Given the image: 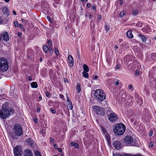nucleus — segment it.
I'll return each instance as SVG.
<instances>
[{"label": "nucleus", "instance_id": "nucleus-1", "mask_svg": "<svg viewBox=\"0 0 156 156\" xmlns=\"http://www.w3.org/2000/svg\"><path fill=\"white\" fill-rule=\"evenodd\" d=\"M13 130L14 132H10L9 135L13 139H17V136L22 135L23 133L21 126L18 124H16L14 125Z\"/></svg>", "mask_w": 156, "mask_h": 156}, {"label": "nucleus", "instance_id": "nucleus-2", "mask_svg": "<svg viewBox=\"0 0 156 156\" xmlns=\"http://www.w3.org/2000/svg\"><path fill=\"white\" fill-rule=\"evenodd\" d=\"M9 68V62L7 59L5 58H0V70L2 72H5Z\"/></svg>", "mask_w": 156, "mask_h": 156}, {"label": "nucleus", "instance_id": "nucleus-3", "mask_svg": "<svg viewBox=\"0 0 156 156\" xmlns=\"http://www.w3.org/2000/svg\"><path fill=\"white\" fill-rule=\"evenodd\" d=\"M94 95L96 100L98 102H101L105 98V94L101 89L96 90L95 92Z\"/></svg>", "mask_w": 156, "mask_h": 156}, {"label": "nucleus", "instance_id": "nucleus-4", "mask_svg": "<svg viewBox=\"0 0 156 156\" xmlns=\"http://www.w3.org/2000/svg\"><path fill=\"white\" fill-rule=\"evenodd\" d=\"M126 129L125 125L120 123L115 126L114 129V132L117 135H121L125 132Z\"/></svg>", "mask_w": 156, "mask_h": 156}, {"label": "nucleus", "instance_id": "nucleus-5", "mask_svg": "<svg viewBox=\"0 0 156 156\" xmlns=\"http://www.w3.org/2000/svg\"><path fill=\"white\" fill-rule=\"evenodd\" d=\"M4 105L2 106V108L0 110V117L2 119L6 118L10 114V111L7 109H4Z\"/></svg>", "mask_w": 156, "mask_h": 156}, {"label": "nucleus", "instance_id": "nucleus-6", "mask_svg": "<svg viewBox=\"0 0 156 156\" xmlns=\"http://www.w3.org/2000/svg\"><path fill=\"white\" fill-rule=\"evenodd\" d=\"M93 109L97 114L102 115L104 113V109L102 108L94 106L93 107Z\"/></svg>", "mask_w": 156, "mask_h": 156}, {"label": "nucleus", "instance_id": "nucleus-7", "mask_svg": "<svg viewBox=\"0 0 156 156\" xmlns=\"http://www.w3.org/2000/svg\"><path fill=\"white\" fill-rule=\"evenodd\" d=\"M14 154L15 156H21L22 150L20 147L16 146L13 149Z\"/></svg>", "mask_w": 156, "mask_h": 156}, {"label": "nucleus", "instance_id": "nucleus-8", "mask_svg": "<svg viewBox=\"0 0 156 156\" xmlns=\"http://www.w3.org/2000/svg\"><path fill=\"white\" fill-rule=\"evenodd\" d=\"M124 141L126 145H129L133 141V137L130 136H127L124 138Z\"/></svg>", "mask_w": 156, "mask_h": 156}, {"label": "nucleus", "instance_id": "nucleus-9", "mask_svg": "<svg viewBox=\"0 0 156 156\" xmlns=\"http://www.w3.org/2000/svg\"><path fill=\"white\" fill-rule=\"evenodd\" d=\"M117 115L114 113H111L108 115L109 120L112 122H115L117 119Z\"/></svg>", "mask_w": 156, "mask_h": 156}, {"label": "nucleus", "instance_id": "nucleus-10", "mask_svg": "<svg viewBox=\"0 0 156 156\" xmlns=\"http://www.w3.org/2000/svg\"><path fill=\"white\" fill-rule=\"evenodd\" d=\"M114 147L117 150H119L121 148V144L118 141H115L113 143Z\"/></svg>", "mask_w": 156, "mask_h": 156}, {"label": "nucleus", "instance_id": "nucleus-11", "mask_svg": "<svg viewBox=\"0 0 156 156\" xmlns=\"http://www.w3.org/2000/svg\"><path fill=\"white\" fill-rule=\"evenodd\" d=\"M68 63L69 65L71 67L73 66L74 62L73 60L72 56L69 55L68 57Z\"/></svg>", "mask_w": 156, "mask_h": 156}, {"label": "nucleus", "instance_id": "nucleus-12", "mask_svg": "<svg viewBox=\"0 0 156 156\" xmlns=\"http://www.w3.org/2000/svg\"><path fill=\"white\" fill-rule=\"evenodd\" d=\"M2 11L3 13L6 16H8L9 15V12L7 7L5 6L3 7L2 9Z\"/></svg>", "mask_w": 156, "mask_h": 156}, {"label": "nucleus", "instance_id": "nucleus-13", "mask_svg": "<svg viewBox=\"0 0 156 156\" xmlns=\"http://www.w3.org/2000/svg\"><path fill=\"white\" fill-rule=\"evenodd\" d=\"M67 97V107L70 109H72L73 108V106L72 104L71 101L69 99L68 97Z\"/></svg>", "mask_w": 156, "mask_h": 156}, {"label": "nucleus", "instance_id": "nucleus-14", "mask_svg": "<svg viewBox=\"0 0 156 156\" xmlns=\"http://www.w3.org/2000/svg\"><path fill=\"white\" fill-rule=\"evenodd\" d=\"M2 39L4 40L7 41L9 40V37L7 32H5L2 35Z\"/></svg>", "mask_w": 156, "mask_h": 156}, {"label": "nucleus", "instance_id": "nucleus-15", "mask_svg": "<svg viewBox=\"0 0 156 156\" xmlns=\"http://www.w3.org/2000/svg\"><path fill=\"white\" fill-rule=\"evenodd\" d=\"M24 156H33L32 151L30 150H27L25 151Z\"/></svg>", "mask_w": 156, "mask_h": 156}, {"label": "nucleus", "instance_id": "nucleus-16", "mask_svg": "<svg viewBox=\"0 0 156 156\" xmlns=\"http://www.w3.org/2000/svg\"><path fill=\"white\" fill-rule=\"evenodd\" d=\"M126 35L129 38H132L133 37V35L132 34V31L130 30H129L127 32Z\"/></svg>", "mask_w": 156, "mask_h": 156}, {"label": "nucleus", "instance_id": "nucleus-17", "mask_svg": "<svg viewBox=\"0 0 156 156\" xmlns=\"http://www.w3.org/2000/svg\"><path fill=\"white\" fill-rule=\"evenodd\" d=\"M83 69L84 70V71L85 72H88L89 71L88 67L86 64H84L83 66Z\"/></svg>", "mask_w": 156, "mask_h": 156}, {"label": "nucleus", "instance_id": "nucleus-18", "mask_svg": "<svg viewBox=\"0 0 156 156\" xmlns=\"http://www.w3.org/2000/svg\"><path fill=\"white\" fill-rule=\"evenodd\" d=\"M71 146H74L76 148H78L79 147L78 144L77 143L74 142H72L71 143Z\"/></svg>", "mask_w": 156, "mask_h": 156}, {"label": "nucleus", "instance_id": "nucleus-19", "mask_svg": "<svg viewBox=\"0 0 156 156\" xmlns=\"http://www.w3.org/2000/svg\"><path fill=\"white\" fill-rule=\"evenodd\" d=\"M138 36L141 38L142 42H144L146 41V38L144 36L141 35H139Z\"/></svg>", "mask_w": 156, "mask_h": 156}, {"label": "nucleus", "instance_id": "nucleus-20", "mask_svg": "<svg viewBox=\"0 0 156 156\" xmlns=\"http://www.w3.org/2000/svg\"><path fill=\"white\" fill-rule=\"evenodd\" d=\"M151 59L152 60H156V55L155 54L152 53L151 54Z\"/></svg>", "mask_w": 156, "mask_h": 156}, {"label": "nucleus", "instance_id": "nucleus-21", "mask_svg": "<svg viewBox=\"0 0 156 156\" xmlns=\"http://www.w3.org/2000/svg\"><path fill=\"white\" fill-rule=\"evenodd\" d=\"M31 87L34 88H36L37 87V84L36 82H33L31 83Z\"/></svg>", "mask_w": 156, "mask_h": 156}, {"label": "nucleus", "instance_id": "nucleus-22", "mask_svg": "<svg viewBox=\"0 0 156 156\" xmlns=\"http://www.w3.org/2000/svg\"><path fill=\"white\" fill-rule=\"evenodd\" d=\"M43 49L44 51L47 53L48 52V47L46 45H44L43 46Z\"/></svg>", "mask_w": 156, "mask_h": 156}, {"label": "nucleus", "instance_id": "nucleus-23", "mask_svg": "<svg viewBox=\"0 0 156 156\" xmlns=\"http://www.w3.org/2000/svg\"><path fill=\"white\" fill-rule=\"evenodd\" d=\"M126 13V12L124 10H122L121 11L119 14V16L121 18H122L124 15Z\"/></svg>", "mask_w": 156, "mask_h": 156}, {"label": "nucleus", "instance_id": "nucleus-24", "mask_svg": "<svg viewBox=\"0 0 156 156\" xmlns=\"http://www.w3.org/2000/svg\"><path fill=\"white\" fill-rule=\"evenodd\" d=\"M77 89L78 90L77 93H80V91H81V88L80 87V85L79 84H78L76 86Z\"/></svg>", "mask_w": 156, "mask_h": 156}, {"label": "nucleus", "instance_id": "nucleus-25", "mask_svg": "<svg viewBox=\"0 0 156 156\" xmlns=\"http://www.w3.org/2000/svg\"><path fill=\"white\" fill-rule=\"evenodd\" d=\"M87 72L85 71H83V76L86 78H87L88 77V75Z\"/></svg>", "mask_w": 156, "mask_h": 156}, {"label": "nucleus", "instance_id": "nucleus-26", "mask_svg": "<svg viewBox=\"0 0 156 156\" xmlns=\"http://www.w3.org/2000/svg\"><path fill=\"white\" fill-rule=\"evenodd\" d=\"M48 44L49 47H52V43L51 40H49L48 41Z\"/></svg>", "mask_w": 156, "mask_h": 156}, {"label": "nucleus", "instance_id": "nucleus-27", "mask_svg": "<svg viewBox=\"0 0 156 156\" xmlns=\"http://www.w3.org/2000/svg\"><path fill=\"white\" fill-rule=\"evenodd\" d=\"M138 13V11L137 10H134L133 12V14L134 16H136Z\"/></svg>", "mask_w": 156, "mask_h": 156}, {"label": "nucleus", "instance_id": "nucleus-28", "mask_svg": "<svg viewBox=\"0 0 156 156\" xmlns=\"http://www.w3.org/2000/svg\"><path fill=\"white\" fill-rule=\"evenodd\" d=\"M105 28L106 32H107L109 30L110 27L108 25H106L105 26Z\"/></svg>", "mask_w": 156, "mask_h": 156}, {"label": "nucleus", "instance_id": "nucleus-29", "mask_svg": "<svg viewBox=\"0 0 156 156\" xmlns=\"http://www.w3.org/2000/svg\"><path fill=\"white\" fill-rule=\"evenodd\" d=\"M55 54L57 55H59V53L58 49L56 48H55Z\"/></svg>", "mask_w": 156, "mask_h": 156}, {"label": "nucleus", "instance_id": "nucleus-30", "mask_svg": "<svg viewBox=\"0 0 156 156\" xmlns=\"http://www.w3.org/2000/svg\"><path fill=\"white\" fill-rule=\"evenodd\" d=\"M36 156H41L40 153L38 151H36L35 153Z\"/></svg>", "mask_w": 156, "mask_h": 156}, {"label": "nucleus", "instance_id": "nucleus-31", "mask_svg": "<svg viewBox=\"0 0 156 156\" xmlns=\"http://www.w3.org/2000/svg\"><path fill=\"white\" fill-rule=\"evenodd\" d=\"M19 26L21 30H23V31H24L25 29L24 28H23V25L21 24H20L19 25Z\"/></svg>", "mask_w": 156, "mask_h": 156}, {"label": "nucleus", "instance_id": "nucleus-32", "mask_svg": "<svg viewBox=\"0 0 156 156\" xmlns=\"http://www.w3.org/2000/svg\"><path fill=\"white\" fill-rule=\"evenodd\" d=\"M47 18L48 20L49 21V22L50 23H52V20L51 18V17H49L48 16L47 17Z\"/></svg>", "mask_w": 156, "mask_h": 156}, {"label": "nucleus", "instance_id": "nucleus-33", "mask_svg": "<svg viewBox=\"0 0 156 156\" xmlns=\"http://www.w3.org/2000/svg\"><path fill=\"white\" fill-rule=\"evenodd\" d=\"M92 79L94 80H96L98 78V76H97L93 75Z\"/></svg>", "mask_w": 156, "mask_h": 156}, {"label": "nucleus", "instance_id": "nucleus-34", "mask_svg": "<svg viewBox=\"0 0 156 156\" xmlns=\"http://www.w3.org/2000/svg\"><path fill=\"white\" fill-rule=\"evenodd\" d=\"M14 25L16 27H17L18 26L17 21H15L14 22Z\"/></svg>", "mask_w": 156, "mask_h": 156}, {"label": "nucleus", "instance_id": "nucleus-35", "mask_svg": "<svg viewBox=\"0 0 156 156\" xmlns=\"http://www.w3.org/2000/svg\"><path fill=\"white\" fill-rule=\"evenodd\" d=\"M139 74V71L138 70H136L135 73V75L136 76H137Z\"/></svg>", "mask_w": 156, "mask_h": 156}, {"label": "nucleus", "instance_id": "nucleus-36", "mask_svg": "<svg viewBox=\"0 0 156 156\" xmlns=\"http://www.w3.org/2000/svg\"><path fill=\"white\" fill-rule=\"evenodd\" d=\"M107 113H109L110 112H111V109L110 108H108L107 109Z\"/></svg>", "mask_w": 156, "mask_h": 156}, {"label": "nucleus", "instance_id": "nucleus-37", "mask_svg": "<svg viewBox=\"0 0 156 156\" xmlns=\"http://www.w3.org/2000/svg\"><path fill=\"white\" fill-rule=\"evenodd\" d=\"M154 144V142H151L150 143L149 147H153Z\"/></svg>", "mask_w": 156, "mask_h": 156}, {"label": "nucleus", "instance_id": "nucleus-38", "mask_svg": "<svg viewBox=\"0 0 156 156\" xmlns=\"http://www.w3.org/2000/svg\"><path fill=\"white\" fill-rule=\"evenodd\" d=\"M52 50V47H49L48 48V51L51 52Z\"/></svg>", "mask_w": 156, "mask_h": 156}, {"label": "nucleus", "instance_id": "nucleus-39", "mask_svg": "<svg viewBox=\"0 0 156 156\" xmlns=\"http://www.w3.org/2000/svg\"><path fill=\"white\" fill-rule=\"evenodd\" d=\"M119 83V82L118 80H117L115 83V84L116 85H118Z\"/></svg>", "mask_w": 156, "mask_h": 156}, {"label": "nucleus", "instance_id": "nucleus-40", "mask_svg": "<svg viewBox=\"0 0 156 156\" xmlns=\"http://www.w3.org/2000/svg\"><path fill=\"white\" fill-rule=\"evenodd\" d=\"M153 131H151L149 134V135L150 136H151L153 134Z\"/></svg>", "mask_w": 156, "mask_h": 156}, {"label": "nucleus", "instance_id": "nucleus-41", "mask_svg": "<svg viewBox=\"0 0 156 156\" xmlns=\"http://www.w3.org/2000/svg\"><path fill=\"white\" fill-rule=\"evenodd\" d=\"M9 111L10 110V112L12 113H14V110L12 108L10 109H9Z\"/></svg>", "mask_w": 156, "mask_h": 156}, {"label": "nucleus", "instance_id": "nucleus-42", "mask_svg": "<svg viewBox=\"0 0 156 156\" xmlns=\"http://www.w3.org/2000/svg\"><path fill=\"white\" fill-rule=\"evenodd\" d=\"M51 110L53 113L55 114L56 113L54 109H51Z\"/></svg>", "mask_w": 156, "mask_h": 156}, {"label": "nucleus", "instance_id": "nucleus-43", "mask_svg": "<svg viewBox=\"0 0 156 156\" xmlns=\"http://www.w3.org/2000/svg\"><path fill=\"white\" fill-rule=\"evenodd\" d=\"M45 94L47 97H49L50 96L49 93L48 92H46Z\"/></svg>", "mask_w": 156, "mask_h": 156}, {"label": "nucleus", "instance_id": "nucleus-44", "mask_svg": "<svg viewBox=\"0 0 156 156\" xmlns=\"http://www.w3.org/2000/svg\"><path fill=\"white\" fill-rule=\"evenodd\" d=\"M87 5L88 8H89L90 7L91 5L90 3H87Z\"/></svg>", "mask_w": 156, "mask_h": 156}, {"label": "nucleus", "instance_id": "nucleus-45", "mask_svg": "<svg viewBox=\"0 0 156 156\" xmlns=\"http://www.w3.org/2000/svg\"><path fill=\"white\" fill-rule=\"evenodd\" d=\"M59 97L61 99H62L64 98V96L61 94L59 95Z\"/></svg>", "mask_w": 156, "mask_h": 156}, {"label": "nucleus", "instance_id": "nucleus-46", "mask_svg": "<svg viewBox=\"0 0 156 156\" xmlns=\"http://www.w3.org/2000/svg\"><path fill=\"white\" fill-rule=\"evenodd\" d=\"M133 87V86L132 85H129V89H130Z\"/></svg>", "mask_w": 156, "mask_h": 156}, {"label": "nucleus", "instance_id": "nucleus-47", "mask_svg": "<svg viewBox=\"0 0 156 156\" xmlns=\"http://www.w3.org/2000/svg\"><path fill=\"white\" fill-rule=\"evenodd\" d=\"M54 147L56 149H58V147L57 145H56V144H55L54 145Z\"/></svg>", "mask_w": 156, "mask_h": 156}, {"label": "nucleus", "instance_id": "nucleus-48", "mask_svg": "<svg viewBox=\"0 0 156 156\" xmlns=\"http://www.w3.org/2000/svg\"><path fill=\"white\" fill-rule=\"evenodd\" d=\"M138 99H139V98H138V97H137V98H136V101L138 103H140V101L139 100H138Z\"/></svg>", "mask_w": 156, "mask_h": 156}, {"label": "nucleus", "instance_id": "nucleus-49", "mask_svg": "<svg viewBox=\"0 0 156 156\" xmlns=\"http://www.w3.org/2000/svg\"><path fill=\"white\" fill-rule=\"evenodd\" d=\"M115 50L116 51L117 49L118 48V47L117 46V45H115Z\"/></svg>", "mask_w": 156, "mask_h": 156}, {"label": "nucleus", "instance_id": "nucleus-50", "mask_svg": "<svg viewBox=\"0 0 156 156\" xmlns=\"http://www.w3.org/2000/svg\"><path fill=\"white\" fill-rule=\"evenodd\" d=\"M37 111L38 112H39L40 111V108H38L37 110Z\"/></svg>", "mask_w": 156, "mask_h": 156}, {"label": "nucleus", "instance_id": "nucleus-51", "mask_svg": "<svg viewBox=\"0 0 156 156\" xmlns=\"http://www.w3.org/2000/svg\"><path fill=\"white\" fill-rule=\"evenodd\" d=\"M98 18L99 19H101V15H98Z\"/></svg>", "mask_w": 156, "mask_h": 156}, {"label": "nucleus", "instance_id": "nucleus-52", "mask_svg": "<svg viewBox=\"0 0 156 156\" xmlns=\"http://www.w3.org/2000/svg\"><path fill=\"white\" fill-rule=\"evenodd\" d=\"M50 140L51 142H53L54 141L53 139L52 138H50Z\"/></svg>", "mask_w": 156, "mask_h": 156}, {"label": "nucleus", "instance_id": "nucleus-53", "mask_svg": "<svg viewBox=\"0 0 156 156\" xmlns=\"http://www.w3.org/2000/svg\"><path fill=\"white\" fill-rule=\"evenodd\" d=\"M58 151L59 152H62V149L61 148H58Z\"/></svg>", "mask_w": 156, "mask_h": 156}, {"label": "nucleus", "instance_id": "nucleus-54", "mask_svg": "<svg viewBox=\"0 0 156 156\" xmlns=\"http://www.w3.org/2000/svg\"><path fill=\"white\" fill-rule=\"evenodd\" d=\"M34 122L35 123H37V119H34Z\"/></svg>", "mask_w": 156, "mask_h": 156}, {"label": "nucleus", "instance_id": "nucleus-55", "mask_svg": "<svg viewBox=\"0 0 156 156\" xmlns=\"http://www.w3.org/2000/svg\"><path fill=\"white\" fill-rule=\"evenodd\" d=\"M120 65H118L116 66V69H119L120 68Z\"/></svg>", "mask_w": 156, "mask_h": 156}, {"label": "nucleus", "instance_id": "nucleus-56", "mask_svg": "<svg viewBox=\"0 0 156 156\" xmlns=\"http://www.w3.org/2000/svg\"><path fill=\"white\" fill-rule=\"evenodd\" d=\"M2 22V20L1 17L0 16V23Z\"/></svg>", "mask_w": 156, "mask_h": 156}, {"label": "nucleus", "instance_id": "nucleus-57", "mask_svg": "<svg viewBox=\"0 0 156 156\" xmlns=\"http://www.w3.org/2000/svg\"><path fill=\"white\" fill-rule=\"evenodd\" d=\"M92 9H96V6L95 5L92 6Z\"/></svg>", "mask_w": 156, "mask_h": 156}, {"label": "nucleus", "instance_id": "nucleus-58", "mask_svg": "<svg viewBox=\"0 0 156 156\" xmlns=\"http://www.w3.org/2000/svg\"><path fill=\"white\" fill-rule=\"evenodd\" d=\"M18 36L19 37H20L21 36V33H19L18 34Z\"/></svg>", "mask_w": 156, "mask_h": 156}, {"label": "nucleus", "instance_id": "nucleus-59", "mask_svg": "<svg viewBox=\"0 0 156 156\" xmlns=\"http://www.w3.org/2000/svg\"><path fill=\"white\" fill-rule=\"evenodd\" d=\"M13 13H14V14L15 15H16V12L14 11H13Z\"/></svg>", "mask_w": 156, "mask_h": 156}, {"label": "nucleus", "instance_id": "nucleus-60", "mask_svg": "<svg viewBox=\"0 0 156 156\" xmlns=\"http://www.w3.org/2000/svg\"><path fill=\"white\" fill-rule=\"evenodd\" d=\"M28 79H29V80H31L32 78H31V77L29 76V77H28Z\"/></svg>", "mask_w": 156, "mask_h": 156}, {"label": "nucleus", "instance_id": "nucleus-61", "mask_svg": "<svg viewBox=\"0 0 156 156\" xmlns=\"http://www.w3.org/2000/svg\"><path fill=\"white\" fill-rule=\"evenodd\" d=\"M120 2H120V4L121 5H122L123 4V2L122 1H120Z\"/></svg>", "mask_w": 156, "mask_h": 156}, {"label": "nucleus", "instance_id": "nucleus-62", "mask_svg": "<svg viewBox=\"0 0 156 156\" xmlns=\"http://www.w3.org/2000/svg\"><path fill=\"white\" fill-rule=\"evenodd\" d=\"M89 17L90 19H91L92 18V15L91 14H90L89 16Z\"/></svg>", "mask_w": 156, "mask_h": 156}, {"label": "nucleus", "instance_id": "nucleus-63", "mask_svg": "<svg viewBox=\"0 0 156 156\" xmlns=\"http://www.w3.org/2000/svg\"><path fill=\"white\" fill-rule=\"evenodd\" d=\"M39 98L40 100H41L42 99V98L40 96Z\"/></svg>", "mask_w": 156, "mask_h": 156}, {"label": "nucleus", "instance_id": "nucleus-64", "mask_svg": "<svg viewBox=\"0 0 156 156\" xmlns=\"http://www.w3.org/2000/svg\"><path fill=\"white\" fill-rule=\"evenodd\" d=\"M22 21L23 22H25V20H24V19H22Z\"/></svg>", "mask_w": 156, "mask_h": 156}]
</instances>
